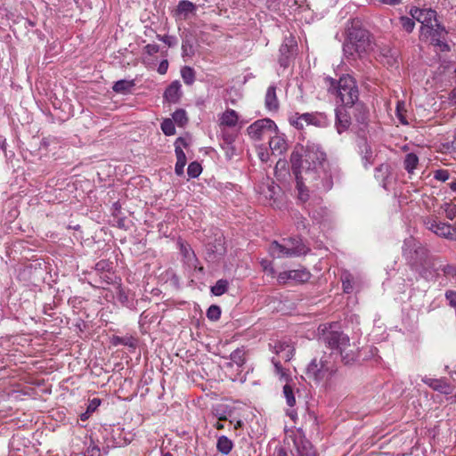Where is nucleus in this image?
<instances>
[{
  "label": "nucleus",
  "mask_w": 456,
  "mask_h": 456,
  "mask_svg": "<svg viewBox=\"0 0 456 456\" xmlns=\"http://www.w3.org/2000/svg\"><path fill=\"white\" fill-rule=\"evenodd\" d=\"M281 192V187L275 184L273 182L271 183H267L261 187V194L265 196V198L268 200H273V203L276 202L277 196Z\"/></svg>",
  "instance_id": "c756f323"
},
{
  "label": "nucleus",
  "mask_w": 456,
  "mask_h": 456,
  "mask_svg": "<svg viewBox=\"0 0 456 456\" xmlns=\"http://www.w3.org/2000/svg\"><path fill=\"white\" fill-rule=\"evenodd\" d=\"M399 24L402 28V29L407 33L411 34L413 32L415 27H416V19L412 18L411 16H405L402 15L398 18Z\"/></svg>",
  "instance_id": "a19ab883"
},
{
  "label": "nucleus",
  "mask_w": 456,
  "mask_h": 456,
  "mask_svg": "<svg viewBox=\"0 0 456 456\" xmlns=\"http://www.w3.org/2000/svg\"><path fill=\"white\" fill-rule=\"evenodd\" d=\"M172 117L173 121L179 126H183L188 122L186 111L183 109L176 110Z\"/></svg>",
  "instance_id": "603ef678"
},
{
  "label": "nucleus",
  "mask_w": 456,
  "mask_h": 456,
  "mask_svg": "<svg viewBox=\"0 0 456 456\" xmlns=\"http://www.w3.org/2000/svg\"><path fill=\"white\" fill-rule=\"evenodd\" d=\"M196 5L188 0H181L175 9V14L183 16V20H186L189 14L193 13L196 11Z\"/></svg>",
  "instance_id": "bb28decb"
},
{
  "label": "nucleus",
  "mask_w": 456,
  "mask_h": 456,
  "mask_svg": "<svg viewBox=\"0 0 456 456\" xmlns=\"http://www.w3.org/2000/svg\"><path fill=\"white\" fill-rule=\"evenodd\" d=\"M229 288V281L225 279L218 280L214 286L211 287L210 290L215 296L224 295Z\"/></svg>",
  "instance_id": "c03bdc74"
},
{
  "label": "nucleus",
  "mask_w": 456,
  "mask_h": 456,
  "mask_svg": "<svg viewBox=\"0 0 456 456\" xmlns=\"http://www.w3.org/2000/svg\"><path fill=\"white\" fill-rule=\"evenodd\" d=\"M325 81L328 91L330 94H336L341 104L347 106L359 100L357 82L352 76L343 75L338 80L328 77Z\"/></svg>",
  "instance_id": "7ed1b4c3"
},
{
  "label": "nucleus",
  "mask_w": 456,
  "mask_h": 456,
  "mask_svg": "<svg viewBox=\"0 0 456 456\" xmlns=\"http://www.w3.org/2000/svg\"><path fill=\"white\" fill-rule=\"evenodd\" d=\"M220 136L222 139L221 142H228V144H231V143H234V142L237 138V134L231 132L226 128H222Z\"/></svg>",
  "instance_id": "13d9d810"
},
{
  "label": "nucleus",
  "mask_w": 456,
  "mask_h": 456,
  "mask_svg": "<svg viewBox=\"0 0 456 456\" xmlns=\"http://www.w3.org/2000/svg\"><path fill=\"white\" fill-rule=\"evenodd\" d=\"M406 110H404V103L403 102H398L396 106V117L399 119V121L403 125H407L408 121L405 118L404 112Z\"/></svg>",
  "instance_id": "e2e57ef3"
},
{
  "label": "nucleus",
  "mask_w": 456,
  "mask_h": 456,
  "mask_svg": "<svg viewBox=\"0 0 456 456\" xmlns=\"http://www.w3.org/2000/svg\"><path fill=\"white\" fill-rule=\"evenodd\" d=\"M161 130L165 135L170 136L175 134V122L170 118H166L161 123Z\"/></svg>",
  "instance_id": "864d4df0"
},
{
  "label": "nucleus",
  "mask_w": 456,
  "mask_h": 456,
  "mask_svg": "<svg viewBox=\"0 0 456 456\" xmlns=\"http://www.w3.org/2000/svg\"><path fill=\"white\" fill-rule=\"evenodd\" d=\"M298 456H317L316 451L308 440L296 442Z\"/></svg>",
  "instance_id": "c9c22d12"
},
{
  "label": "nucleus",
  "mask_w": 456,
  "mask_h": 456,
  "mask_svg": "<svg viewBox=\"0 0 456 456\" xmlns=\"http://www.w3.org/2000/svg\"><path fill=\"white\" fill-rule=\"evenodd\" d=\"M425 227L440 238L456 240V226L444 223L436 216H426L423 219Z\"/></svg>",
  "instance_id": "f8f14e48"
},
{
  "label": "nucleus",
  "mask_w": 456,
  "mask_h": 456,
  "mask_svg": "<svg viewBox=\"0 0 456 456\" xmlns=\"http://www.w3.org/2000/svg\"><path fill=\"white\" fill-rule=\"evenodd\" d=\"M283 395L286 398L287 404L290 407H293L296 404L295 389L294 387L289 384V382L284 385Z\"/></svg>",
  "instance_id": "49530a36"
},
{
  "label": "nucleus",
  "mask_w": 456,
  "mask_h": 456,
  "mask_svg": "<svg viewBox=\"0 0 456 456\" xmlns=\"http://www.w3.org/2000/svg\"><path fill=\"white\" fill-rule=\"evenodd\" d=\"M220 147L224 151L228 160L232 159L236 155L234 143L228 144V142H220Z\"/></svg>",
  "instance_id": "bf43d9fd"
},
{
  "label": "nucleus",
  "mask_w": 456,
  "mask_h": 456,
  "mask_svg": "<svg viewBox=\"0 0 456 456\" xmlns=\"http://www.w3.org/2000/svg\"><path fill=\"white\" fill-rule=\"evenodd\" d=\"M398 53L388 46L382 47L378 54V61L387 68L397 65Z\"/></svg>",
  "instance_id": "412c9836"
},
{
  "label": "nucleus",
  "mask_w": 456,
  "mask_h": 456,
  "mask_svg": "<svg viewBox=\"0 0 456 456\" xmlns=\"http://www.w3.org/2000/svg\"><path fill=\"white\" fill-rule=\"evenodd\" d=\"M135 87L134 79H120L116 81V94H131Z\"/></svg>",
  "instance_id": "ea45409f"
},
{
  "label": "nucleus",
  "mask_w": 456,
  "mask_h": 456,
  "mask_svg": "<svg viewBox=\"0 0 456 456\" xmlns=\"http://www.w3.org/2000/svg\"><path fill=\"white\" fill-rule=\"evenodd\" d=\"M297 182V198L298 200L305 203L309 200V191L307 187L305 185L304 182V175H300L299 176H295Z\"/></svg>",
  "instance_id": "72a5a7b5"
},
{
  "label": "nucleus",
  "mask_w": 456,
  "mask_h": 456,
  "mask_svg": "<svg viewBox=\"0 0 456 456\" xmlns=\"http://www.w3.org/2000/svg\"><path fill=\"white\" fill-rule=\"evenodd\" d=\"M402 254L411 270L427 279L429 270L435 268L439 257L431 256L429 250L418 240L410 236L403 240Z\"/></svg>",
  "instance_id": "f257e3e1"
},
{
  "label": "nucleus",
  "mask_w": 456,
  "mask_h": 456,
  "mask_svg": "<svg viewBox=\"0 0 456 456\" xmlns=\"http://www.w3.org/2000/svg\"><path fill=\"white\" fill-rule=\"evenodd\" d=\"M450 177V173L446 169H438L434 173V178L441 182H446Z\"/></svg>",
  "instance_id": "0e129e2a"
},
{
  "label": "nucleus",
  "mask_w": 456,
  "mask_h": 456,
  "mask_svg": "<svg viewBox=\"0 0 456 456\" xmlns=\"http://www.w3.org/2000/svg\"><path fill=\"white\" fill-rule=\"evenodd\" d=\"M137 338L131 335L123 337L116 336V359L120 357L121 360H125L126 363L128 364L131 358L128 354L124 352L119 346L126 347L128 352H134L137 346Z\"/></svg>",
  "instance_id": "a211bd4d"
},
{
  "label": "nucleus",
  "mask_w": 456,
  "mask_h": 456,
  "mask_svg": "<svg viewBox=\"0 0 456 456\" xmlns=\"http://www.w3.org/2000/svg\"><path fill=\"white\" fill-rule=\"evenodd\" d=\"M181 84L178 80L173 81L164 92V99L169 103H177L182 97Z\"/></svg>",
  "instance_id": "5701e85b"
},
{
  "label": "nucleus",
  "mask_w": 456,
  "mask_h": 456,
  "mask_svg": "<svg viewBox=\"0 0 456 456\" xmlns=\"http://www.w3.org/2000/svg\"><path fill=\"white\" fill-rule=\"evenodd\" d=\"M449 31L441 22L434 23L424 31H419V39L423 42H428L431 45L438 48L441 52L448 53L451 46L447 43V36Z\"/></svg>",
  "instance_id": "0eeeda50"
},
{
  "label": "nucleus",
  "mask_w": 456,
  "mask_h": 456,
  "mask_svg": "<svg viewBox=\"0 0 456 456\" xmlns=\"http://www.w3.org/2000/svg\"><path fill=\"white\" fill-rule=\"evenodd\" d=\"M445 212V216L449 220H453L456 216V205L451 202H445L441 206Z\"/></svg>",
  "instance_id": "4d7b16f0"
},
{
  "label": "nucleus",
  "mask_w": 456,
  "mask_h": 456,
  "mask_svg": "<svg viewBox=\"0 0 456 456\" xmlns=\"http://www.w3.org/2000/svg\"><path fill=\"white\" fill-rule=\"evenodd\" d=\"M206 259L208 262H216L221 259L226 253L225 238L220 231L216 230L213 237H209L206 245Z\"/></svg>",
  "instance_id": "9b49d317"
},
{
  "label": "nucleus",
  "mask_w": 456,
  "mask_h": 456,
  "mask_svg": "<svg viewBox=\"0 0 456 456\" xmlns=\"http://www.w3.org/2000/svg\"><path fill=\"white\" fill-rule=\"evenodd\" d=\"M207 317L212 322L218 321L221 317V308L217 305H211L207 310Z\"/></svg>",
  "instance_id": "6e6d98bb"
},
{
  "label": "nucleus",
  "mask_w": 456,
  "mask_h": 456,
  "mask_svg": "<svg viewBox=\"0 0 456 456\" xmlns=\"http://www.w3.org/2000/svg\"><path fill=\"white\" fill-rule=\"evenodd\" d=\"M248 136L255 140L260 141L265 135H272L278 132V127L274 121L270 118H262L252 123L248 128Z\"/></svg>",
  "instance_id": "ddd939ff"
},
{
  "label": "nucleus",
  "mask_w": 456,
  "mask_h": 456,
  "mask_svg": "<svg viewBox=\"0 0 456 456\" xmlns=\"http://www.w3.org/2000/svg\"><path fill=\"white\" fill-rule=\"evenodd\" d=\"M338 370L335 360L324 354L322 358L313 359L306 368V376L315 382L330 379Z\"/></svg>",
  "instance_id": "423d86ee"
},
{
  "label": "nucleus",
  "mask_w": 456,
  "mask_h": 456,
  "mask_svg": "<svg viewBox=\"0 0 456 456\" xmlns=\"http://www.w3.org/2000/svg\"><path fill=\"white\" fill-rule=\"evenodd\" d=\"M293 219L295 225L298 231L305 232L308 230L309 223L307 219L305 216H303V215L300 214L298 211L294 213Z\"/></svg>",
  "instance_id": "09e8293b"
},
{
  "label": "nucleus",
  "mask_w": 456,
  "mask_h": 456,
  "mask_svg": "<svg viewBox=\"0 0 456 456\" xmlns=\"http://www.w3.org/2000/svg\"><path fill=\"white\" fill-rule=\"evenodd\" d=\"M273 134L274 135H270L269 146L273 151H277L279 154H282L287 149L286 141L282 137L277 135V133Z\"/></svg>",
  "instance_id": "f704fd0d"
},
{
  "label": "nucleus",
  "mask_w": 456,
  "mask_h": 456,
  "mask_svg": "<svg viewBox=\"0 0 456 456\" xmlns=\"http://www.w3.org/2000/svg\"><path fill=\"white\" fill-rule=\"evenodd\" d=\"M418 164H419V158L415 153L410 152L405 155V158L403 160V167L409 174L413 173V171L417 167Z\"/></svg>",
  "instance_id": "79ce46f5"
},
{
  "label": "nucleus",
  "mask_w": 456,
  "mask_h": 456,
  "mask_svg": "<svg viewBox=\"0 0 456 456\" xmlns=\"http://www.w3.org/2000/svg\"><path fill=\"white\" fill-rule=\"evenodd\" d=\"M310 278V272L304 268L281 272L277 275V281L280 285L303 284L307 282Z\"/></svg>",
  "instance_id": "2eb2a0df"
},
{
  "label": "nucleus",
  "mask_w": 456,
  "mask_h": 456,
  "mask_svg": "<svg viewBox=\"0 0 456 456\" xmlns=\"http://www.w3.org/2000/svg\"><path fill=\"white\" fill-rule=\"evenodd\" d=\"M233 448L232 441L226 436H220L216 442V450L223 455H228Z\"/></svg>",
  "instance_id": "e433bc0d"
},
{
  "label": "nucleus",
  "mask_w": 456,
  "mask_h": 456,
  "mask_svg": "<svg viewBox=\"0 0 456 456\" xmlns=\"http://www.w3.org/2000/svg\"><path fill=\"white\" fill-rule=\"evenodd\" d=\"M304 156V173L330 164L323 147L314 142H306Z\"/></svg>",
  "instance_id": "6e6552de"
},
{
  "label": "nucleus",
  "mask_w": 456,
  "mask_h": 456,
  "mask_svg": "<svg viewBox=\"0 0 456 456\" xmlns=\"http://www.w3.org/2000/svg\"><path fill=\"white\" fill-rule=\"evenodd\" d=\"M101 403V400L98 398H94L92 401H90L86 411L80 414V419L82 421H86L88 419L90 415L98 408V406Z\"/></svg>",
  "instance_id": "3c124183"
},
{
  "label": "nucleus",
  "mask_w": 456,
  "mask_h": 456,
  "mask_svg": "<svg viewBox=\"0 0 456 456\" xmlns=\"http://www.w3.org/2000/svg\"><path fill=\"white\" fill-rule=\"evenodd\" d=\"M238 119L237 112L232 109H228L220 117V126L233 127L237 125Z\"/></svg>",
  "instance_id": "c85d7f7f"
},
{
  "label": "nucleus",
  "mask_w": 456,
  "mask_h": 456,
  "mask_svg": "<svg viewBox=\"0 0 456 456\" xmlns=\"http://www.w3.org/2000/svg\"><path fill=\"white\" fill-rule=\"evenodd\" d=\"M435 271H441L446 278H453L456 280V265L444 264L433 268Z\"/></svg>",
  "instance_id": "a18cd8bd"
},
{
  "label": "nucleus",
  "mask_w": 456,
  "mask_h": 456,
  "mask_svg": "<svg viewBox=\"0 0 456 456\" xmlns=\"http://www.w3.org/2000/svg\"><path fill=\"white\" fill-rule=\"evenodd\" d=\"M392 168L390 164L382 163L378 166L374 170V177L377 181L381 183V186L385 190H388L387 185L389 183V179L392 175Z\"/></svg>",
  "instance_id": "4be33fe9"
},
{
  "label": "nucleus",
  "mask_w": 456,
  "mask_h": 456,
  "mask_svg": "<svg viewBox=\"0 0 456 456\" xmlns=\"http://www.w3.org/2000/svg\"><path fill=\"white\" fill-rule=\"evenodd\" d=\"M291 346L292 345L287 341H276L273 346V353L280 357L281 354H283V352Z\"/></svg>",
  "instance_id": "052dcab7"
},
{
  "label": "nucleus",
  "mask_w": 456,
  "mask_h": 456,
  "mask_svg": "<svg viewBox=\"0 0 456 456\" xmlns=\"http://www.w3.org/2000/svg\"><path fill=\"white\" fill-rule=\"evenodd\" d=\"M272 363L274 366L275 374L277 376H279L281 380L286 381V383H288L291 380L289 370L282 367L280 359H278L276 357H273Z\"/></svg>",
  "instance_id": "4c0bfd02"
},
{
  "label": "nucleus",
  "mask_w": 456,
  "mask_h": 456,
  "mask_svg": "<svg viewBox=\"0 0 456 456\" xmlns=\"http://www.w3.org/2000/svg\"><path fill=\"white\" fill-rule=\"evenodd\" d=\"M350 110L352 117L359 126V130L364 131L369 125L370 112L368 107L364 102L356 101L353 104H350Z\"/></svg>",
  "instance_id": "dca6fc26"
},
{
  "label": "nucleus",
  "mask_w": 456,
  "mask_h": 456,
  "mask_svg": "<svg viewBox=\"0 0 456 456\" xmlns=\"http://www.w3.org/2000/svg\"><path fill=\"white\" fill-rule=\"evenodd\" d=\"M265 103L269 110H277L279 109V101L276 95V86H270L265 94Z\"/></svg>",
  "instance_id": "cd10ccee"
},
{
  "label": "nucleus",
  "mask_w": 456,
  "mask_h": 456,
  "mask_svg": "<svg viewBox=\"0 0 456 456\" xmlns=\"http://www.w3.org/2000/svg\"><path fill=\"white\" fill-rule=\"evenodd\" d=\"M124 370L123 362H116V372L118 371L120 378L121 379L124 378L123 384H120L119 391L123 392V390H126V391L129 392L131 390V393H129L128 395H118V397L123 398V399H127V398L131 397L134 394V392L132 390V387H133L132 379L128 377H124L123 373L120 372V370Z\"/></svg>",
  "instance_id": "393cba45"
},
{
  "label": "nucleus",
  "mask_w": 456,
  "mask_h": 456,
  "mask_svg": "<svg viewBox=\"0 0 456 456\" xmlns=\"http://www.w3.org/2000/svg\"><path fill=\"white\" fill-rule=\"evenodd\" d=\"M289 123L297 130H302L301 121H305V126H314L316 127H325L329 125V119L322 112H296L289 117Z\"/></svg>",
  "instance_id": "1a4fd4ad"
},
{
  "label": "nucleus",
  "mask_w": 456,
  "mask_h": 456,
  "mask_svg": "<svg viewBox=\"0 0 456 456\" xmlns=\"http://www.w3.org/2000/svg\"><path fill=\"white\" fill-rule=\"evenodd\" d=\"M180 250L187 265L189 267L197 268L198 259L194 251L189 246L184 245L183 243L180 244Z\"/></svg>",
  "instance_id": "2f4dec72"
},
{
  "label": "nucleus",
  "mask_w": 456,
  "mask_h": 456,
  "mask_svg": "<svg viewBox=\"0 0 456 456\" xmlns=\"http://www.w3.org/2000/svg\"><path fill=\"white\" fill-rule=\"evenodd\" d=\"M423 381L436 391L444 394L450 393V386L443 379H425Z\"/></svg>",
  "instance_id": "58836bf2"
},
{
  "label": "nucleus",
  "mask_w": 456,
  "mask_h": 456,
  "mask_svg": "<svg viewBox=\"0 0 456 456\" xmlns=\"http://www.w3.org/2000/svg\"><path fill=\"white\" fill-rule=\"evenodd\" d=\"M359 148H360V152L362 154V160L363 167L365 168H369V167L373 164V160H374L372 149L370 146V144L367 142L366 140H362L360 142Z\"/></svg>",
  "instance_id": "a878e982"
},
{
  "label": "nucleus",
  "mask_w": 456,
  "mask_h": 456,
  "mask_svg": "<svg viewBox=\"0 0 456 456\" xmlns=\"http://www.w3.org/2000/svg\"><path fill=\"white\" fill-rule=\"evenodd\" d=\"M118 299L119 303L130 310H136L137 300L134 294L129 289H125L118 286Z\"/></svg>",
  "instance_id": "b1692460"
},
{
  "label": "nucleus",
  "mask_w": 456,
  "mask_h": 456,
  "mask_svg": "<svg viewBox=\"0 0 456 456\" xmlns=\"http://www.w3.org/2000/svg\"><path fill=\"white\" fill-rule=\"evenodd\" d=\"M445 297L449 301L450 305L456 307V291L447 290L445 292Z\"/></svg>",
  "instance_id": "774afa93"
},
{
  "label": "nucleus",
  "mask_w": 456,
  "mask_h": 456,
  "mask_svg": "<svg viewBox=\"0 0 456 456\" xmlns=\"http://www.w3.org/2000/svg\"><path fill=\"white\" fill-rule=\"evenodd\" d=\"M295 348L293 346L286 349L278 359H281L285 362H289L294 356Z\"/></svg>",
  "instance_id": "69168bd1"
},
{
  "label": "nucleus",
  "mask_w": 456,
  "mask_h": 456,
  "mask_svg": "<svg viewBox=\"0 0 456 456\" xmlns=\"http://www.w3.org/2000/svg\"><path fill=\"white\" fill-rule=\"evenodd\" d=\"M305 145L297 143L290 154L291 171L295 176L304 175V159Z\"/></svg>",
  "instance_id": "6ab92c4d"
},
{
  "label": "nucleus",
  "mask_w": 456,
  "mask_h": 456,
  "mask_svg": "<svg viewBox=\"0 0 456 456\" xmlns=\"http://www.w3.org/2000/svg\"><path fill=\"white\" fill-rule=\"evenodd\" d=\"M339 176V170L332 164L324 165L322 167L310 169L304 174V179L311 187L320 192H328L334 184V180Z\"/></svg>",
  "instance_id": "20e7f679"
},
{
  "label": "nucleus",
  "mask_w": 456,
  "mask_h": 456,
  "mask_svg": "<svg viewBox=\"0 0 456 456\" xmlns=\"http://www.w3.org/2000/svg\"><path fill=\"white\" fill-rule=\"evenodd\" d=\"M132 222L131 220L127 219V218H118V220L117 221V224H116V227L119 228V229H124V230H128L131 226H132Z\"/></svg>",
  "instance_id": "338daca9"
},
{
  "label": "nucleus",
  "mask_w": 456,
  "mask_h": 456,
  "mask_svg": "<svg viewBox=\"0 0 456 456\" xmlns=\"http://www.w3.org/2000/svg\"><path fill=\"white\" fill-rule=\"evenodd\" d=\"M157 38L159 41L164 42L168 47H174L178 44L177 37L175 36L170 35H157Z\"/></svg>",
  "instance_id": "680f3d73"
},
{
  "label": "nucleus",
  "mask_w": 456,
  "mask_h": 456,
  "mask_svg": "<svg viewBox=\"0 0 456 456\" xmlns=\"http://www.w3.org/2000/svg\"><path fill=\"white\" fill-rule=\"evenodd\" d=\"M320 340L322 341L332 352L328 355L330 359L336 361L338 358V353L340 350H344L345 346H350L349 337L338 330H328L326 331Z\"/></svg>",
  "instance_id": "9d476101"
},
{
  "label": "nucleus",
  "mask_w": 456,
  "mask_h": 456,
  "mask_svg": "<svg viewBox=\"0 0 456 456\" xmlns=\"http://www.w3.org/2000/svg\"><path fill=\"white\" fill-rule=\"evenodd\" d=\"M201 172H202V167L199 162L193 161L189 164L188 168H187V174H188L189 177L197 178L200 176Z\"/></svg>",
  "instance_id": "5fc2aeb1"
},
{
  "label": "nucleus",
  "mask_w": 456,
  "mask_h": 456,
  "mask_svg": "<svg viewBox=\"0 0 456 456\" xmlns=\"http://www.w3.org/2000/svg\"><path fill=\"white\" fill-rule=\"evenodd\" d=\"M269 251L272 256L281 257H293L300 255H305L309 248L303 243L299 237H289L283 239V243L281 244L274 240L271 243Z\"/></svg>",
  "instance_id": "39448f33"
},
{
  "label": "nucleus",
  "mask_w": 456,
  "mask_h": 456,
  "mask_svg": "<svg viewBox=\"0 0 456 456\" xmlns=\"http://www.w3.org/2000/svg\"><path fill=\"white\" fill-rule=\"evenodd\" d=\"M409 15L420 23L419 31H424L439 22L437 12L432 8H419L411 6L408 12Z\"/></svg>",
  "instance_id": "4468645a"
},
{
  "label": "nucleus",
  "mask_w": 456,
  "mask_h": 456,
  "mask_svg": "<svg viewBox=\"0 0 456 456\" xmlns=\"http://www.w3.org/2000/svg\"><path fill=\"white\" fill-rule=\"evenodd\" d=\"M195 53L193 47V37L190 33L182 36V55L183 57H191Z\"/></svg>",
  "instance_id": "7c9ffc66"
},
{
  "label": "nucleus",
  "mask_w": 456,
  "mask_h": 456,
  "mask_svg": "<svg viewBox=\"0 0 456 456\" xmlns=\"http://www.w3.org/2000/svg\"><path fill=\"white\" fill-rule=\"evenodd\" d=\"M352 125V114L350 105H338L335 110V127L338 134L346 131Z\"/></svg>",
  "instance_id": "f3484780"
},
{
  "label": "nucleus",
  "mask_w": 456,
  "mask_h": 456,
  "mask_svg": "<svg viewBox=\"0 0 456 456\" xmlns=\"http://www.w3.org/2000/svg\"><path fill=\"white\" fill-rule=\"evenodd\" d=\"M181 76L186 85H192L195 80V71L189 66H184L182 68Z\"/></svg>",
  "instance_id": "8fccbe9b"
},
{
  "label": "nucleus",
  "mask_w": 456,
  "mask_h": 456,
  "mask_svg": "<svg viewBox=\"0 0 456 456\" xmlns=\"http://www.w3.org/2000/svg\"><path fill=\"white\" fill-rule=\"evenodd\" d=\"M296 47L297 45L294 43L292 39L289 41L286 40L284 43L281 44L279 49L280 55L278 59V62L281 67L286 69L289 66L293 59Z\"/></svg>",
  "instance_id": "aec40b11"
},
{
  "label": "nucleus",
  "mask_w": 456,
  "mask_h": 456,
  "mask_svg": "<svg viewBox=\"0 0 456 456\" xmlns=\"http://www.w3.org/2000/svg\"><path fill=\"white\" fill-rule=\"evenodd\" d=\"M231 361L238 367H241L245 363V351L241 348H237L230 354Z\"/></svg>",
  "instance_id": "de8ad7c7"
},
{
  "label": "nucleus",
  "mask_w": 456,
  "mask_h": 456,
  "mask_svg": "<svg viewBox=\"0 0 456 456\" xmlns=\"http://www.w3.org/2000/svg\"><path fill=\"white\" fill-rule=\"evenodd\" d=\"M348 347L349 346H345L344 350H340L338 353V357L340 358V361L345 365L353 363L357 358L356 353H354L353 350H348Z\"/></svg>",
  "instance_id": "37998d69"
},
{
  "label": "nucleus",
  "mask_w": 456,
  "mask_h": 456,
  "mask_svg": "<svg viewBox=\"0 0 456 456\" xmlns=\"http://www.w3.org/2000/svg\"><path fill=\"white\" fill-rule=\"evenodd\" d=\"M343 44L344 55L347 60L362 58L370 48V33L363 28L359 19L351 20Z\"/></svg>",
  "instance_id": "f03ea898"
},
{
  "label": "nucleus",
  "mask_w": 456,
  "mask_h": 456,
  "mask_svg": "<svg viewBox=\"0 0 456 456\" xmlns=\"http://www.w3.org/2000/svg\"><path fill=\"white\" fill-rule=\"evenodd\" d=\"M175 152L176 155V163L175 166V172L177 175H183V169L186 165V156L183 152V149L180 147V145H176L175 149Z\"/></svg>",
  "instance_id": "473e14b6"
}]
</instances>
